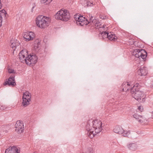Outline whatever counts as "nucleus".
Wrapping results in <instances>:
<instances>
[{
	"label": "nucleus",
	"instance_id": "obj_1",
	"mask_svg": "<svg viewBox=\"0 0 153 153\" xmlns=\"http://www.w3.org/2000/svg\"><path fill=\"white\" fill-rule=\"evenodd\" d=\"M19 57L22 62L25 61L27 65L30 66H33L37 62L38 58L37 55L30 54L28 55V51L24 49L19 54Z\"/></svg>",
	"mask_w": 153,
	"mask_h": 153
},
{
	"label": "nucleus",
	"instance_id": "obj_2",
	"mask_svg": "<svg viewBox=\"0 0 153 153\" xmlns=\"http://www.w3.org/2000/svg\"><path fill=\"white\" fill-rule=\"evenodd\" d=\"M102 122L100 121L89 120L86 126V130L91 131L92 133L95 130V133L98 134L102 130Z\"/></svg>",
	"mask_w": 153,
	"mask_h": 153
},
{
	"label": "nucleus",
	"instance_id": "obj_3",
	"mask_svg": "<svg viewBox=\"0 0 153 153\" xmlns=\"http://www.w3.org/2000/svg\"><path fill=\"white\" fill-rule=\"evenodd\" d=\"M49 19L48 17L43 15L39 16L36 19V24L38 27L44 28L48 26V21Z\"/></svg>",
	"mask_w": 153,
	"mask_h": 153
},
{
	"label": "nucleus",
	"instance_id": "obj_4",
	"mask_svg": "<svg viewBox=\"0 0 153 153\" xmlns=\"http://www.w3.org/2000/svg\"><path fill=\"white\" fill-rule=\"evenodd\" d=\"M56 19L63 21H67L70 18V14L66 10H60L54 16Z\"/></svg>",
	"mask_w": 153,
	"mask_h": 153
},
{
	"label": "nucleus",
	"instance_id": "obj_5",
	"mask_svg": "<svg viewBox=\"0 0 153 153\" xmlns=\"http://www.w3.org/2000/svg\"><path fill=\"white\" fill-rule=\"evenodd\" d=\"M132 55L136 57L139 58V59L142 58L144 61H145L148 53L144 49H136L134 50V51L132 53Z\"/></svg>",
	"mask_w": 153,
	"mask_h": 153
},
{
	"label": "nucleus",
	"instance_id": "obj_6",
	"mask_svg": "<svg viewBox=\"0 0 153 153\" xmlns=\"http://www.w3.org/2000/svg\"><path fill=\"white\" fill-rule=\"evenodd\" d=\"M99 36L101 37L102 40L104 39L105 38H107L109 40L112 41H117V37L114 33L113 32H110L108 33V31H103L100 33L99 34Z\"/></svg>",
	"mask_w": 153,
	"mask_h": 153
},
{
	"label": "nucleus",
	"instance_id": "obj_7",
	"mask_svg": "<svg viewBox=\"0 0 153 153\" xmlns=\"http://www.w3.org/2000/svg\"><path fill=\"white\" fill-rule=\"evenodd\" d=\"M130 91L132 97L139 102H141L143 101L144 98H143V94L142 91L139 90H135L134 88H131Z\"/></svg>",
	"mask_w": 153,
	"mask_h": 153
},
{
	"label": "nucleus",
	"instance_id": "obj_8",
	"mask_svg": "<svg viewBox=\"0 0 153 153\" xmlns=\"http://www.w3.org/2000/svg\"><path fill=\"white\" fill-rule=\"evenodd\" d=\"M31 98V95L29 92L26 91L24 92L22 97V105L25 107H27L30 104Z\"/></svg>",
	"mask_w": 153,
	"mask_h": 153
},
{
	"label": "nucleus",
	"instance_id": "obj_9",
	"mask_svg": "<svg viewBox=\"0 0 153 153\" xmlns=\"http://www.w3.org/2000/svg\"><path fill=\"white\" fill-rule=\"evenodd\" d=\"M15 77V76L14 75H11L8 79H6L3 84V85H8L9 86L14 87L16 85Z\"/></svg>",
	"mask_w": 153,
	"mask_h": 153
},
{
	"label": "nucleus",
	"instance_id": "obj_10",
	"mask_svg": "<svg viewBox=\"0 0 153 153\" xmlns=\"http://www.w3.org/2000/svg\"><path fill=\"white\" fill-rule=\"evenodd\" d=\"M15 126V131L18 133L20 134L23 131L24 127L22 121H20V120L17 121Z\"/></svg>",
	"mask_w": 153,
	"mask_h": 153
},
{
	"label": "nucleus",
	"instance_id": "obj_11",
	"mask_svg": "<svg viewBox=\"0 0 153 153\" xmlns=\"http://www.w3.org/2000/svg\"><path fill=\"white\" fill-rule=\"evenodd\" d=\"M89 22H90L85 17L80 15V17L78 19V20L76 22V23L77 25L83 26L87 25Z\"/></svg>",
	"mask_w": 153,
	"mask_h": 153
},
{
	"label": "nucleus",
	"instance_id": "obj_12",
	"mask_svg": "<svg viewBox=\"0 0 153 153\" xmlns=\"http://www.w3.org/2000/svg\"><path fill=\"white\" fill-rule=\"evenodd\" d=\"M35 37V34L32 32H30L29 33H26L23 36L24 40L26 41L32 40Z\"/></svg>",
	"mask_w": 153,
	"mask_h": 153
},
{
	"label": "nucleus",
	"instance_id": "obj_13",
	"mask_svg": "<svg viewBox=\"0 0 153 153\" xmlns=\"http://www.w3.org/2000/svg\"><path fill=\"white\" fill-rule=\"evenodd\" d=\"M20 152V150L16 146H14L7 149L5 153H19Z\"/></svg>",
	"mask_w": 153,
	"mask_h": 153
},
{
	"label": "nucleus",
	"instance_id": "obj_14",
	"mask_svg": "<svg viewBox=\"0 0 153 153\" xmlns=\"http://www.w3.org/2000/svg\"><path fill=\"white\" fill-rule=\"evenodd\" d=\"M11 46L13 49V51L15 50L17 46H19L20 43L17 40L15 39H11L10 42Z\"/></svg>",
	"mask_w": 153,
	"mask_h": 153
},
{
	"label": "nucleus",
	"instance_id": "obj_15",
	"mask_svg": "<svg viewBox=\"0 0 153 153\" xmlns=\"http://www.w3.org/2000/svg\"><path fill=\"white\" fill-rule=\"evenodd\" d=\"M10 128L9 126L8 125H3L0 126V132L2 134H4V133L5 132V133H7L9 130Z\"/></svg>",
	"mask_w": 153,
	"mask_h": 153
},
{
	"label": "nucleus",
	"instance_id": "obj_16",
	"mask_svg": "<svg viewBox=\"0 0 153 153\" xmlns=\"http://www.w3.org/2000/svg\"><path fill=\"white\" fill-rule=\"evenodd\" d=\"M48 53V51L46 49H39L36 55L38 56L43 57L45 56L46 54Z\"/></svg>",
	"mask_w": 153,
	"mask_h": 153
},
{
	"label": "nucleus",
	"instance_id": "obj_17",
	"mask_svg": "<svg viewBox=\"0 0 153 153\" xmlns=\"http://www.w3.org/2000/svg\"><path fill=\"white\" fill-rule=\"evenodd\" d=\"M130 86L129 82H123L121 87L122 89L121 91L126 92L129 91Z\"/></svg>",
	"mask_w": 153,
	"mask_h": 153
},
{
	"label": "nucleus",
	"instance_id": "obj_18",
	"mask_svg": "<svg viewBox=\"0 0 153 153\" xmlns=\"http://www.w3.org/2000/svg\"><path fill=\"white\" fill-rule=\"evenodd\" d=\"M113 131L119 134H122L124 132V130L122 127L120 126H117L115 127L113 130Z\"/></svg>",
	"mask_w": 153,
	"mask_h": 153
},
{
	"label": "nucleus",
	"instance_id": "obj_19",
	"mask_svg": "<svg viewBox=\"0 0 153 153\" xmlns=\"http://www.w3.org/2000/svg\"><path fill=\"white\" fill-rule=\"evenodd\" d=\"M147 71L146 68H141L138 71L137 73L141 76H145L147 74Z\"/></svg>",
	"mask_w": 153,
	"mask_h": 153
},
{
	"label": "nucleus",
	"instance_id": "obj_20",
	"mask_svg": "<svg viewBox=\"0 0 153 153\" xmlns=\"http://www.w3.org/2000/svg\"><path fill=\"white\" fill-rule=\"evenodd\" d=\"M127 147L130 150L134 151L137 149V146L135 143H131L128 144Z\"/></svg>",
	"mask_w": 153,
	"mask_h": 153
},
{
	"label": "nucleus",
	"instance_id": "obj_21",
	"mask_svg": "<svg viewBox=\"0 0 153 153\" xmlns=\"http://www.w3.org/2000/svg\"><path fill=\"white\" fill-rule=\"evenodd\" d=\"M134 117L137 120H138V122L139 123H142L143 121L140 119V118L142 117V116L138 115L137 114H135L133 115Z\"/></svg>",
	"mask_w": 153,
	"mask_h": 153
},
{
	"label": "nucleus",
	"instance_id": "obj_22",
	"mask_svg": "<svg viewBox=\"0 0 153 153\" xmlns=\"http://www.w3.org/2000/svg\"><path fill=\"white\" fill-rule=\"evenodd\" d=\"M87 1V0H86ZM87 7H91L94 5V4H93V1L91 0H87L86 2Z\"/></svg>",
	"mask_w": 153,
	"mask_h": 153
},
{
	"label": "nucleus",
	"instance_id": "obj_23",
	"mask_svg": "<svg viewBox=\"0 0 153 153\" xmlns=\"http://www.w3.org/2000/svg\"><path fill=\"white\" fill-rule=\"evenodd\" d=\"M141 87V86L140 85V84L138 83H136L134 84V85L131 88H134V89H135V90H139L140 88Z\"/></svg>",
	"mask_w": 153,
	"mask_h": 153
},
{
	"label": "nucleus",
	"instance_id": "obj_24",
	"mask_svg": "<svg viewBox=\"0 0 153 153\" xmlns=\"http://www.w3.org/2000/svg\"><path fill=\"white\" fill-rule=\"evenodd\" d=\"M88 131V135L91 138H92L94 137L95 134L93 133L94 132L92 133L91 131Z\"/></svg>",
	"mask_w": 153,
	"mask_h": 153
},
{
	"label": "nucleus",
	"instance_id": "obj_25",
	"mask_svg": "<svg viewBox=\"0 0 153 153\" xmlns=\"http://www.w3.org/2000/svg\"><path fill=\"white\" fill-rule=\"evenodd\" d=\"M93 149L91 147H88L86 151L82 153H93Z\"/></svg>",
	"mask_w": 153,
	"mask_h": 153
},
{
	"label": "nucleus",
	"instance_id": "obj_26",
	"mask_svg": "<svg viewBox=\"0 0 153 153\" xmlns=\"http://www.w3.org/2000/svg\"><path fill=\"white\" fill-rule=\"evenodd\" d=\"M130 134V131H125L123 132L122 134L124 137H127Z\"/></svg>",
	"mask_w": 153,
	"mask_h": 153
},
{
	"label": "nucleus",
	"instance_id": "obj_27",
	"mask_svg": "<svg viewBox=\"0 0 153 153\" xmlns=\"http://www.w3.org/2000/svg\"><path fill=\"white\" fill-rule=\"evenodd\" d=\"M52 0H41V2L42 3H46V4L50 3Z\"/></svg>",
	"mask_w": 153,
	"mask_h": 153
},
{
	"label": "nucleus",
	"instance_id": "obj_28",
	"mask_svg": "<svg viewBox=\"0 0 153 153\" xmlns=\"http://www.w3.org/2000/svg\"><path fill=\"white\" fill-rule=\"evenodd\" d=\"M8 72L9 74H15L16 73V72L14 71V70L13 69H11L10 68H9L8 69Z\"/></svg>",
	"mask_w": 153,
	"mask_h": 153
},
{
	"label": "nucleus",
	"instance_id": "obj_29",
	"mask_svg": "<svg viewBox=\"0 0 153 153\" xmlns=\"http://www.w3.org/2000/svg\"><path fill=\"white\" fill-rule=\"evenodd\" d=\"M36 41H37V43H36V41L35 42L36 43H35V44H34V45H35L34 46L35 47H36V48H38L39 47V45H40V42L39 41V40H37Z\"/></svg>",
	"mask_w": 153,
	"mask_h": 153
},
{
	"label": "nucleus",
	"instance_id": "obj_30",
	"mask_svg": "<svg viewBox=\"0 0 153 153\" xmlns=\"http://www.w3.org/2000/svg\"><path fill=\"white\" fill-rule=\"evenodd\" d=\"M80 14H76L75 15H74V18L75 19V21L76 22H77L78 20V19L80 17Z\"/></svg>",
	"mask_w": 153,
	"mask_h": 153
},
{
	"label": "nucleus",
	"instance_id": "obj_31",
	"mask_svg": "<svg viewBox=\"0 0 153 153\" xmlns=\"http://www.w3.org/2000/svg\"><path fill=\"white\" fill-rule=\"evenodd\" d=\"M0 13L1 14V13H4V17H5L7 14V12L4 9H3L1 10H0Z\"/></svg>",
	"mask_w": 153,
	"mask_h": 153
},
{
	"label": "nucleus",
	"instance_id": "obj_32",
	"mask_svg": "<svg viewBox=\"0 0 153 153\" xmlns=\"http://www.w3.org/2000/svg\"><path fill=\"white\" fill-rule=\"evenodd\" d=\"M6 108V107L5 105H2V104H0V110H3Z\"/></svg>",
	"mask_w": 153,
	"mask_h": 153
},
{
	"label": "nucleus",
	"instance_id": "obj_33",
	"mask_svg": "<svg viewBox=\"0 0 153 153\" xmlns=\"http://www.w3.org/2000/svg\"><path fill=\"white\" fill-rule=\"evenodd\" d=\"M33 7L31 9V11L32 12H33V9L36 6V3H33L32 4Z\"/></svg>",
	"mask_w": 153,
	"mask_h": 153
},
{
	"label": "nucleus",
	"instance_id": "obj_34",
	"mask_svg": "<svg viewBox=\"0 0 153 153\" xmlns=\"http://www.w3.org/2000/svg\"><path fill=\"white\" fill-rule=\"evenodd\" d=\"M100 17L101 19H104V20L106 18V16H102V15H100Z\"/></svg>",
	"mask_w": 153,
	"mask_h": 153
},
{
	"label": "nucleus",
	"instance_id": "obj_35",
	"mask_svg": "<svg viewBox=\"0 0 153 153\" xmlns=\"http://www.w3.org/2000/svg\"><path fill=\"white\" fill-rule=\"evenodd\" d=\"M142 106H140L138 108V109L140 111H142L143 110V108Z\"/></svg>",
	"mask_w": 153,
	"mask_h": 153
},
{
	"label": "nucleus",
	"instance_id": "obj_36",
	"mask_svg": "<svg viewBox=\"0 0 153 153\" xmlns=\"http://www.w3.org/2000/svg\"><path fill=\"white\" fill-rule=\"evenodd\" d=\"M2 17L1 14H0V20H1V23H2Z\"/></svg>",
	"mask_w": 153,
	"mask_h": 153
},
{
	"label": "nucleus",
	"instance_id": "obj_37",
	"mask_svg": "<svg viewBox=\"0 0 153 153\" xmlns=\"http://www.w3.org/2000/svg\"><path fill=\"white\" fill-rule=\"evenodd\" d=\"M90 20L92 21V22H93V21L94 20V19H93V17L91 16V17L90 16Z\"/></svg>",
	"mask_w": 153,
	"mask_h": 153
},
{
	"label": "nucleus",
	"instance_id": "obj_38",
	"mask_svg": "<svg viewBox=\"0 0 153 153\" xmlns=\"http://www.w3.org/2000/svg\"><path fill=\"white\" fill-rule=\"evenodd\" d=\"M2 7V4L1 3V4H0V9H1Z\"/></svg>",
	"mask_w": 153,
	"mask_h": 153
},
{
	"label": "nucleus",
	"instance_id": "obj_39",
	"mask_svg": "<svg viewBox=\"0 0 153 153\" xmlns=\"http://www.w3.org/2000/svg\"><path fill=\"white\" fill-rule=\"evenodd\" d=\"M137 46L138 47L141 48V47L140 46V45H138V44H137Z\"/></svg>",
	"mask_w": 153,
	"mask_h": 153
},
{
	"label": "nucleus",
	"instance_id": "obj_40",
	"mask_svg": "<svg viewBox=\"0 0 153 153\" xmlns=\"http://www.w3.org/2000/svg\"><path fill=\"white\" fill-rule=\"evenodd\" d=\"M2 25V23H1V24H0V27H1Z\"/></svg>",
	"mask_w": 153,
	"mask_h": 153
},
{
	"label": "nucleus",
	"instance_id": "obj_41",
	"mask_svg": "<svg viewBox=\"0 0 153 153\" xmlns=\"http://www.w3.org/2000/svg\"><path fill=\"white\" fill-rule=\"evenodd\" d=\"M152 114H153V111L152 112Z\"/></svg>",
	"mask_w": 153,
	"mask_h": 153
},
{
	"label": "nucleus",
	"instance_id": "obj_42",
	"mask_svg": "<svg viewBox=\"0 0 153 153\" xmlns=\"http://www.w3.org/2000/svg\"><path fill=\"white\" fill-rule=\"evenodd\" d=\"M0 4H1V0H0Z\"/></svg>",
	"mask_w": 153,
	"mask_h": 153
},
{
	"label": "nucleus",
	"instance_id": "obj_43",
	"mask_svg": "<svg viewBox=\"0 0 153 153\" xmlns=\"http://www.w3.org/2000/svg\"><path fill=\"white\" fill-rule=\"evenodd\" d=\"M142 48H143V46H142Z\"/></svg>",
	"mask_w": 153,
	"mask_h": 153
},
{
	"label": "nucleus",
	"instance_id": "obj_44",
	"mask_svg": "<svg viewBox=\"0 0 153 153\" xmlns=\"http://www.w3.org/2000/svg\"><path fill=\"white\" fill-rule=\"evenodd\" d=\"M0 23H1V20H0Z\"/></svg>",
	"mask_w": 153,
	"mask_h": 153
},
{
	"label": "nucleus",
	"instance_id": "obj_45",
	"mask_svg": "<svg viewBox=\"0 0 153 153\" xmlns=\"http://www.w3.org/2000/svg\"><path fill=\"white\" fill-rule=\"evenodd\" d=\"M84 1H85V0H84Z\"/></svg>",
	"mask_w": 153,
	"mask_h": 153
},
{
	"label": "nucleus",
	"instance_id": "obj_46",
	"mask_svg": "<svg viewBox=\"0 0 153 153\" xmlns=\"http://www.w3.org/2000/svg\"><path fill=\"white\" fill-rule=\"evenodd\" d=\"M0 14H1V13H0Z\"/></svg>",
	"mask_w": 153,
	"mask_h": 153
}]
</instances>
